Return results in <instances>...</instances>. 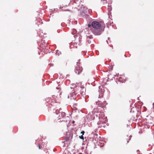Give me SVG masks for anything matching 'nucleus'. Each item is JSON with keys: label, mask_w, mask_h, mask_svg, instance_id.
<instances>
[{"label": "nucleus", "mask_w": 154, "mask_h": 154, "mask_svg": "<svg viewBox=\"0 0 154 154\" xmlns=\"http://www.w3.org/2000/svg\"><path fill=\"white\" fill-rule=\"evenodd\" d=\"M88 26L90 28L89 31L95 35H100L104 31L105 26L102 22L93 21L91 24H88Z\"/></svg>", "instance_id": "obj_1"}, {"label": "nucleus", "mask_w": 154, "mask_h": 154, "mask_svg": "<svg viewBox=\"0 0 154 154\" xmlns=\"http://www.w3.org/2000/svg\"><path fill=\"white\" fill-rule=\"evenodd\" d=\"M82 68L79 66V63H77L75 69V73L77 74H79L82 71Z\"/></svg>", "instance_id": "obj_2"}, {"label": "nucleus", "mask_w": 154, "mask_h": 154, "mask_svg": "<svg viewBox=\"0 0 154 154\" xmlns=\"http://www.w3.org/2000/svg\"><path fill=\"white\" fill-rule=\"evenodd\" d=\"M105 117L104 115L102 113H100V114H99V119L100 120V123H102V124H103V121H102V119H104L105 118H103Z\"/></svg>", "instance_id": "obj_3"}, {"label": "nucleus", "mask_w": 154, "mask_h": 154, "mask_svg": "<svg viewBox=\"0 0 154 154\" xmlns=\"http://www.w3.org/2000/svg\"><path fill=\"white\" fill-rule=\"evenodd\" d=\"M78 94V93H75L74 91L72 93V94H70L68 96V98H69V97H73V99L74 100L75 98V96L77 94Z\"/></svg>", "instance_id": "obj_4"}, {"label": "nucleus", "mask_w": 154, "mask_h": 154, "mask_svg": "<svg viewBox=\"0 0 154 154\" xmlns=\"http://www.w3.org/2000/svg\"><path fill=\"white\" fill-rule=\"evenodd\" d=\"M131 139V136H127L126 137L124 140V143L127 144L129 142V140Z\"/></svg>", "instance_id": "obj_5"}, {"label": "nucleus", "mask_w": 154, "mask_h": 154, "mask_svg": "<svg viewBox=\"0 0 154 154\" xmlns=\"http://www.w3.org/2000/svg\"><path fill=\"white\" fill-rule=\"evenodd\" d=\"M85 89L84 88H82L80 90V93L82 95H85Z\"/></svg>", "instance_id": "obj_6"}, {"label": "nucleus", "mask_w": 154, "mask_h": 154, "mask_svg": "<svg viewBox=\"0 0 154 154\" xmlns=\"http://www.w3.org/2000/svg\"><path fill=\"white\" fill-rule=\"evenodd\" d=\"M66 116L65 113L64 112H61L60 114L59 115V119L61 118H64Z\"/></svg>", "instance_id": "obj_7"}, {"label": "nucleus", "mask_w": 154, "mask_h": 154, "mask_svg": "<svg viewBox=\"0 0 154 154\" xmlns=\"http://www.w3.org/2000/svg\"><path fill=\"white\" fill-rule=\"evenodd\" d=\"M108 0H103L102 3L103 4H106L108 2Z\"/></svg>", "instance_id": "obj_8"}, {"label": "nucleus", "mask_w": 154, "mask_h": 154, "mask_svg": "<svg viewBox=\"0 0 154 154\" xmlns=\"http://www.w3.org/2000/svg\"><path fill=\"white\" fill-rule=\"evenodd\" d=\"M77 43H75V42H74L73 44V46H74V48H77Z\"/></svg>", "instance_id": "obj_9"}, {"label": "nucleus", "mask_w": 154, "mask_h": 154, "mask_svg": "<svg viewBox=\"0 0 154 154\" xmlns=\"http://www.w3.org/2000/svg\"><path fill=\"white\" fill-rule=\"evenodd\" d=\"M119 81L123 82V80H122V77H119Z\"/></svg>", "instance_id": "obj_10"}, {"label": "nucleus", "mask_w": 154, "mask_h": 154, "mask_svg": "<svg viewBox=\"0 0 154 154\" xmlns=\"http://www.w3.org/2000/svg\"><path fill=\"white\" fill-rule=\"evenodd\" d=\"M79 138H80L82 139V140H83L84 139V137L83 136V135H82L81 136H79Z\"/></svg>", "instance_id": "obj_11"}, {"label": "nucleus", "mask_w": 154, "mask_h": 154, "mask_svg": "<svg viewBox=\"0 0 154 154\" xmlns=\"http://www.w3.org/2000/svg\"><path fill=\"white\" fill-rule=\"evenodd\" d=\"M56 112L57 114L59 113H60L59 112V110H57L56 111Z\"/></svg>", "instance_id": "obj_12"}, {"label": "nucleus", "mask_w": 154, "mask_h": 154, "mask_svg": "<svg viewBox=\"0 0 154 154\" xmlns=\"http://www.w3.org/2000/svg\"><path fill=\"white\" fill-rule=\"evenodd\" d=\"M85 133V132L84 131H82L81 132V133L82 134V135H83V134H84Z\"/></svg>", "instance_id": "obj_13"}, {"label": "nucleus", "mask_w": 154, "mask_h": 154, "mask_svg": "<svg viewBox=\"0 0 154 154\" xmlns=\"http://www.w3.org/2000/svg\"><path fill=\"white\" fill-rule=\"evenodd\" d=\"M87 38H92V36H87Z\"/></svg>", "instance_id": "obj_14"}, {"label": "nucleus", "mask_w": 154, "mask_h": 154, "mask_svg": "<svg viewBox=\"0 0 154 154\" xmlns=\"http://www.w3.org/2000/svg\"><path fill=\"white\" fill-rule=\"evenodd\" d=\"M38 148L39 149H41V148L39 144L38 145Z\"/></svg>", "instance_id": "obj_15"}, {"label": "nucleus", "mask_w": 154, "mask_h": 154, "mask_svg": "<svg viewBox=\"0 0 154 154\" xmlns=\"http://www.w3.org/2000/svg\"><path fill=\"white\" fill-rule=\"evenodd\" d=\"M88 43L89 44V43H91V41H89V40H88Z\"/></svg>", "instance_id": "obj_16"}, {"label": "nucleus", "mask_w": 154, "mask_h": 154, "mask_svg": "<svg viewBox=\"0 0 154 154\" xmlns=\"http://www.w3.org/2000/svg\"><path fill=\"white\" fill-rule=\"evenodd\" d=\"M109 39H110V38H108V40H109Z\"/></svg>", "instance_id": "obj_17"}, {"label": "nucleus", "mask_w": 154, "mask_h": 154, "mask_svg": "<svg viewBox=\"0 0 154 154\" xmlns=\"http://www.w3.org/2000/svg\"><path fill=\"white\" fill-rule=\"evenodd\" d=\"M101 127H102V126H103V127H104V126H103L102 125H101Z\"/></svg>", "instance_id": "obj_18"}, {"label": "nucleus", "mask_w": 154, "mask_h": 154, "mask_svg": "<svg viewBox=\"0 0 154 154\" xmlns=\"http://www.w3.org/2000/svg\"><path fill=\"white\" fill-rule=\"evenodd\" d=\"M82 14H83V15H84V14H82Z\"/></svg>", "instance_id": "obj_19"}, {"label": "nucleus", "mask_w": 154, "mask_h": 154, "mask_svg": "<svg viewBox=\"0 0 154 154\" xmlns=\"http://www.w3.org/2000/svg\"><path fill=\"white\" fill-rule=\"evenodd\" d=\"M96 135L97 136V134Z\"/></svg>", "instance_id": "obj_20"}]
</instances>
